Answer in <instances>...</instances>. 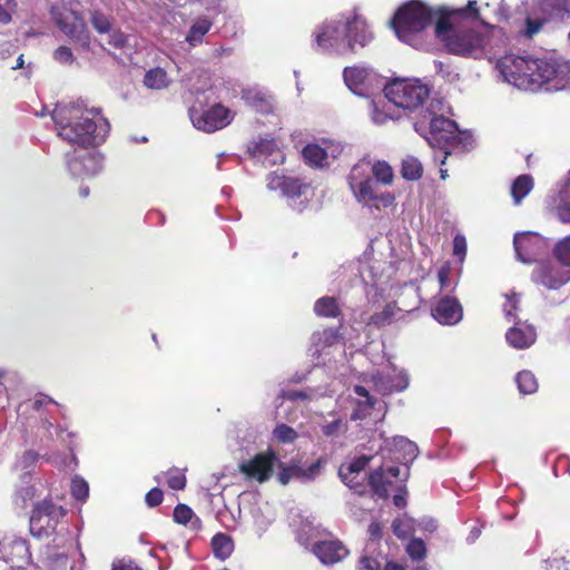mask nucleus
Here are the masks:
<instances>
[{
    "label": "nucleus",
    "instance_id": "nucleus-41",
    "mask_svg": "<svg viewBox=\"0 0 570 570\" xmlns=\"http://www.w3.org/2000/svg\"><path fill=\"white\" fill-rule=\"evenodd\" d=\"M553 255L564 267H570V235L554 245Z\"/></svg>",
    "mask_w": 570,
    "mask_h": 570
},
{
    "label": "nucleus",
    "instance_id": "nucleus-14",
    "mask_svg": "<svg viewBox=\"0 0 570 570\" xmlns=\"http://www.w3.org/2000/svg\"><path fill=\"white\" fill-rule=\"evenodd\" d=\"M193 125L205 132H214L228 126L233 119L230 109L222 104H215L203 112L191 110Z\"/></svg>",
    "mask_w": 570,
    "mask_h": 570
},
{
    "label": "nucleus",
    "instance_id": "nucleus-39",
    "mask_svg": "<svg viewBox=\"0 0 570 570\" xmlns=\"http://www.w3.org/2000/svg\"><path fill=\"white\" fill-rule=\"evenodd\" d=\"M370 461L371 456L361 455L358 458H355L350 463L342 464L338 471H342L344 473V476H348L351 474H362L366 466L368 465Z\"/></svg>",
    "mask_w": 570,
    "mask_h": 570
},
{
    "label": "nucleus",
    "instance_id": "nucleus-35",
    "mask_svg": "<svg viewBox=\"0 0 570 570\" xmlns=\"http://www.w3.org/2000/svg\"><path fill=\"white\" fill-rule=\"evenodd\" d=\"M90 23L99 35H106L112 31V17L106 14L100 9L90 11Z\"/></svg>",
    "mask_w": 570,
    "mask_h": 570
},
{
    "label": "nucleus",
    "instance_id": "nucleus-31",
    "mask_svg": "<svg viewBox=\"0 0 570 570\" xmlns=\"http://www.w3.org/2000/svg\"><path fill=\"white\" fill-rule=\"evenodd\" d=\"M304 161L312 167H322L327 159L326 150L317 144H308L302 150Z\"/></svg>",
    "mask_w": 570,
    "mask_h": 570
},
{
    "label": "nucleus",
    "instance_id": "nucleus-30",
    "mask_svg": "<svg viewBox=\"0 0 570 570\" xmlns=\"http://www.w3.org/2000/svg\"><path fill=\"white\" fill-rule=\"evenodd\" d=\"M534 181L530 175H520L511 186V196L514 205H520L522 199L533 189Z\"/></svg>",
    "mask_w": 570,
    "mask_h": 570
},
{
    "label": "nucleus",
    "instance_id": "nucleus-55",
    "mask_svg": "<svg viewBox=\"0 0 570 570\" xmlns=\"http://www.w3.org/2000/svg\"><path fill=\"white\" fill-rule=\"evenodd\" d=\"M370 108L371 119L376 125H382L389 119V115L384 110L380 109L379 102H376L375 100H371Z\"/></svg>",
    "mask_w": 570,
    "mask_h": 570
},
{
    "label": "nucleus",
    "instance_id": "nucleus-40",
    "mask_svg": "<svg viewBox=\"0 0 570 570\" xmlns=\"http://www.w3.org/2000/svg\"><path fill=\"white\" fill-rule=\"evenodd\" d=\"M174 521L178 524L187 525L188 522L193 521L195 518V522L199 525V518L195 517V513L190 507L184 503H178L173 513Z\"/></svg>",
    "mask_w": 570,
    "mask_h": 570
},
{
    "label": "nucleus",
    "instance_id": "nucleus-38",
    "mask_svg": "<svg viewBox=\"0 0 570 570\" xmlns=\"http://www.w3.org/2000/svg\"><path fill=\"white\" fill-rule=\"evenodd\" d=\"M212 27V21L208 19H198L190 27V30L186 37V40L190 45H195L196 42H200L203 37L209 31Z\"/></svg>",
    "mask_w": 570,
    "mask_h": 570
},
{
    "label": "nucleus",
    "instance_id": "nucleus-1",
    "mask_svg": "<svg viewBox=\"0 0 570 570\" xmlns=\"http://www.w3.org/2000/svg\"><path fill=\"white\" fill-rule=\"evenodd\" d=\"M465 57L497 59L502 80L522 90L559 91L570 85V62L556 52L515 56L505 52L509 39L502 28L480 18L476 1L465 4Z\"/></svg>",
    "mask_w": 570,
    "mask_h": 570
},
{
    "label": "nucleus",
    "instance_id": "nucleus-62",
    "mask_svg": "<svg viewBox=\"0 0 570 570\" xmlns=\"http://www.w3.org/2000/svg\"><path fill=\"white\" fill-rule=\"evenodd\" d=\"M454 253L458 255L461 259H463V236L456 235L454 237Z\"/></svg>",
    "mask_w": 570,
    "mask_h": 570
},
{
    "label": "nucleus",
    "instance_id": "nucleus-6",
    "mask_svg": "<svg viewBox=\"0 0 570 570\" xmlns=\"http://www.w3.org/2000/svg\"><path fill=\"white\" fill-rule=\"evenodd\" d=\"M430 96V88L420 80L396 79L384 86V97L404 110H416Z\"/></svg>",
    "mask_w": 570,
    "mask_h": 570
},
{
    "label": "nucleus",
    "instance_id": "nucleus-52",
    "mask_svg": "<svg viewBox=\"0 0 570 570\" xmlns=\"http://www.w3.org/2000/svg\"><path fill=\"white\" fill-rule=\"evenodd\" d=\"M53 58L63 65H71L75 60L71 49L67 46L58 47L53 52Z\"/></svg>",
    "mask_w": 570,
    "mask_h": 570
},
{
    "label": "nucleus",
    "instance_id": "nucleus-5",
    "mask_svg": "<svg viewBox=\"0 0 570 570\" xmlns=\"http://www.w3.org/2000/svg\"><path fill=\"white\" fill-rule=\"evenodd\" d=\"M67 511L55 504L50 500L38 502L31 512L29 528L30 533L36 538H48L53 534H60L63 539L65 534L69 538L70 533L63 521ZM63 540L57 543L63 544Z\"/></svg>",
    "mask_w": 570,
    "mask_h": 570
},
{
    "label": "nucleus",
    "instance_id": "nucleus-9",
    "mask_svg": "<svg viewBox=\"0 0 570 570\" xmlns=\"http://www.w3.org/2000/svg\"><path fill=\"white\" fill-rule=\"evenodd\" d=\"M463 9L450 10L446 7L434 9L435 36L445 48L455 55H463V36L454 28V19Z\"/></svg>",
    "mask_w": 570,
    "mask_h": 570
},
{
    "label": "nucleus",
    "instance_id": "nucleus-57",
    "mask_svg": "<svg viewBox=\"0 0 570 570\" xmlns=\"http://www.w3.org/2000/svg\"><path fill=\"white\" fill-rule=\"evenodd\" d=\"M343 429V421L341 419H336L322 428V432L327 438L337 436Z\"/></svg>",
    "mask_w": 570,
    "mask_h": 570
},
{
    "label": "nucleus",
    "instance_id": "nucleus-42",
    "mask_svg": "<svg viewBox=\"0 0 570 570\" xmlns=\"http://www.w3.org/2000/svg\"><path fill=\"white\" fill-rule=\"evenodd\" d=\"M342 324L338 327H326L317 333V344L322 346H332L342 338Z\"/></svg>",
    "mask_w": 570,
    "mask_h": 570
},
{
    "label": "nucleus",
    "instance_id": "nucleus-3",
    "mask_svg": "<svg viewBox=\"0 0 570 570\" xmlns=\"http://www.w3.org/2000/svg\"><path fill=\"white\" fill-rule=\"evenodd\" d=\"M348 186L356 200L371 208L381 209L394 204L395 197L391 191H381L376 181L370 176V161L360 160L347 177Z\"/></svg>",
    "mask_w": 570,
    "mask_h": 570
},
{
    "label": "nucleus",
    "instance_id": "nucleus-16",
    "mask_svg": "<svg viewBox=\"0 0 570 570\" xmlns=\"http://www.w3.org/2000/svg\"><path fill=\"white\" fill-rule=\"evenodd\" d=\"M0 552L9 570H23L31 561L30 547L22 538L6 539L1 542Z\"/></svg>",
    "mask_w": 570,
    "mask_h": 570
},
{
    "label": "nucleus",
    "instance_id": "nucleus-54",
    "mask_svg": "<svg viewBox=\"0 0 570 570\" xmlns=\"http://www.w3.org/2000/svg\"><path fill=\"white\" fill-rule=\"evenodd\" d=\"M164 500L163 490L159 488H153L145 495V502L149 508H156L161 504Z\"/></svg>",
    "mask_w": 570,
    "mask_h": 570
},
{
    "label": "nucleus",
    "instance_id": "nucleus-43",
    "mask_svg": "<svg viewBox=\"0 0 570 570\" xmlns=\"http://www.w3.org/2000/svg\"><path fill=\"white\" fill-rule=\"evenodd\" d=\"M505 302L502 305L504 317L508 322L517 321L515 312L519 309V296L511 292L510 294H504Z\"/></svg>",
    "mask_w": 570,
    "mask_h": 570
},
{
    "label": "nucleus",
    "instance_id": "nucleus-56",
    "mask_svg": "<svg viewBox=\"0 0 570 570\" xmlns=\"http://www.w3.org/2000/svg\"><path fill=\"white\" fill-rule=\"evenodd\" d=\"M356 570H381V564L376 558L363 556L358 560Z\"/></svg>",
    "mask_w": 570,
    "mask_h": 570
},
{
    "label": "nucleus",
    "instance_id": "nucleus-47",
    "mask_svg": "<svg viewBox=\"0 0 570 570\" xmlns=\"http://www.w3.org/2000/svg\"><path fill=\"white\" fill-rule=\"evenodd\" d=\"M167 485L173 490H184L186 488L187 479L183 472L177 469H169L167 471Z\"/></svg>",
    "mask_w": 570,
    "mask_h": 570
},
{
    "label": "nucleus",
    "instance_id": "nucleus-48",
    "mask_svg": "<svg viewBox=\"0 0 570 570\" xmlns=\"http://www.w3.org/2000/svg\"><path fill=\"white\" fill-rule=\"evenodd\" d=\"M406 552L413 560H422L426 553L424 541L417 538L412 539L406 547Z\"/></svg>",
    "mask_w": 570,
    "mask_h": 570
},
{
    "label": "nucleus",
    "instance_id": "nucleus-23",
    "mask_svg": "<svg viewBox=\"0 0 570 570\" xmlns=\"http://www.w3.org/2000/svg\"><path fill=\"white\" fill-rule=\"evenodd\" d=\"M508 344L517 350H524L530 347L537 340L535 328L521 321H514L505 333Z\"/></svg>",
    "mask_w": 570,
    "mask_h": 570
},
{
    "label": "nucleus",
    "instance_id": "nucleus-37",
    "mask_svg": "<svg viewBox=\"0 0 570 570\" xmlns=\"http://www.w3.org/2000/svg\"><path fill=\"white\" fill-rule=\"evenodd\" d=\"M279 472L277 474V480L281 484L286 485L289 483L292 479H297L303 481V468L298 464H289L284 465L279 463L278 465Z\"/></svg>",
    "mask_w": 570,
    "mask_h": 570
},
{
    "label": "nucleus",
    "instance_id": "nucleus-10",
    "mask_svg": "<svg viewBox=\"0 0 570 570\" xmlns=\"http://www.w3.org/2000/svg\"><path fill=\"white\" fill-rule=\"evenodd\" d=\"M343 78L348 89L360 97L370 98L382 88L384 89L382 77L365 67H346L343 71Z\"/></svg>",
    "mask_w": 570,
    "mask_h": 570
},
{
    "label": "nucleus",
    "instance_id": "nucleus-21",
    "mask_svg": "<svg viewBox=\"0 0 570 570\" xmlns=\"http://www.w3.org/2000/svg\"><path fill=\"white\" fill-rule=\"evenodd\" d=\"M312 551L324 564L337 563L348 554V549L338 539L317 541Z\"/></svg>",
    "mask_w": 570,
    "mask_h": 570
},
{
    "label": "nucleus",
    "instance_id": "nucleus-24",
    "mask_svg": "<svg viewBox=\"0 0 570 570\" xmlns=\"http://www.w3.org/2000/svg\"><path fill=\"white\" fill-rule=\"evenodd\" d=\"M372 382L374 390L383 396L403 392L409 386V377L403 372L386 376L377 373L372 376Z\"/></svg>",
    "mask_w": 570,
    "mask_h": 570
},
{
    "label": "nucleus",
    "instance_id": "nucleus-49",
    "mask_svg": "<svg viewBox=\"0 0 570 570\" xmlns=\"http://www.w3.org/2000/svg\"><path fill=\"white\" fill-rule=\"evenodd\" d=\"M274 148L275 142L273 140L261 139L259 141H256L250 147H248V151L253 156H263L271 154Z\"/></svg>",
    "mask_w": 570,
    "mask_h": 570
},
{
    "label": "nucleus",
    "instance_id": "nucleus-60",
    "mask_svg": "<svg viewBox=\"0 0 570 570\" xmlns=\"http://www.w3.org/2000/svg\"><path fill=\"white\" fill-rule=\"evenodd\" d=\"M48 404H57V402L49 395L39 393V394H37L36 399L33 401L32 407L36 411H39L42 406L48 405Z\"/></svg>",
    "mask_w": 570,
    "mask_h": 570
},
{
    "label": "nucleus",
    "instance_id": "nucleus-50",
    "mask_svg": "<svg viewBox=\"0 0 570 570\" xmlns=\"http://www.w3.org/2000/svg\"><path fill=\"white\" fill-rule=\"evenodd\" d=\"M326 463V459L324 456L318 458L314 463H312L308 468H303V481H312L316 478V475L321 472L322 468Z\"/></svg>",
    "mask_w": 570,
    "mask_h": 570
},
{
    "label": "nucleus",
    "instance_id": "nucleus-12",
    "mask_svg": "<svg viewBox=\"0 0 570 570\" xmlns=\"http://www.w3.org/2000/svg\"><path fill=\"white\" fill-rule=\"evenodd\" d=\"M515 257L523 264H532L549 250L548 240L532 232H520L513 237Z\"/></svg>",
    "mask_w": 570,
    "mask_h": 570
},
{
    "label": "nucleus",
    "instance_id": "nucleus-11",
    "mask_svg": "<svg viewBox=\"0 0 570 570\" xmlns=\"http://www.w3.org/2000/svg\"><path fill=\"white\" fill-rule=\"evenodd\" d=\"M57 28L82 50H90L91 35L79 12L71 10L69 14L51 10Z\"/></svg>",
    "mask_w": 570,
    "mask_h": 570
},
{
    "label": "nucleus",
    "instance_id": "nucleus-15",
    "mask_svg": "<svg viewBox=\"0 0 570 570\" xmlns=\"http://www.w3.org/2000/svg\"><path fill=\"white\" fill-rule=\"evenodd\" d=\"M278 458L272 450L261 452L252 459L244 461L239 464V471L248 479H254L259 483L266 482L271 479L274 466Z\"/></svg>",
    "mask_w": 570,
    "mask_h": 570
},
{
    "label": "nucleus",
    "instance_id": "nucleus-25",
    "mask_svg": "<svg viewBox=\"0 0 570 570\" xmlns=\"http://www.w3.org/2000/svg\"><path fill=\"white\" fill-rule=\"evenodd\" d=\"M268 187L279 189L286 197L294 199L301 197L307 185L298 178L273 174L269 177Z\"/></svg>",
    "mask_w": 570,
    "mask_h": 570
},
{
    "label": "nucleus",
    "instance_id": "nucleus-28",
    "mask_svg": "<svg viewBox=\"0 0 570 570\" xmlns=\"http://www.w3.org/2000/svg\"><path fill=\"white\" fill-rule=\"evenodd\" d=\"M401 312V308L397 306L396 302L387 303L381 312L374 313L367 325L374 326L376 328L385 327L392 324L395 315Z\"/></svg>",
    "mask_w": 570,
    "mask_h": 570
},
{
    "label": "nucleus",
    "instance_id": "nucleus-8",
    "mask_svg": "<svg viewBox=\"0 0 570 570\" xmlns=\"http://www.w3.org/2000/svg\"><path fill=\"white\" fill-rule=\"evenodd\" d=\"M432 107L433 102H431L430 107L425 110L423 120L420 125H423L424 121H428V141L432 146L444 149L446 158L451 155L449 148L459 145L462 131L455 121L445 118L444 116H438L434 111H432Z\"/></svg>",
    "mask_w": 570,
    "mask_h": 570
},
{
    "label": "nucleus",
    "instance_id": "nucleus-36",
    "mask_svg": "<svg viewBox=\"0 0 570 570\" xmlns=\"http://www.w3.org/2000/svg\"><path fill=\"white\" fill-rule=\"evenodd\" d=\"M519 392L521 394H533L538 390V381L530 371H521L515 376Z\"/></svg>",
    "mask_w": 570,
    "mask_h": 570
},
{
    "label": "nucleus",
    "instance_id": "nucleus-18",
    "mask_svg": "<svg viewBox=\"0 0 570 570\" xmlns=\"http://www.w3.org/2000/svg\"><path fill=\"white\" fill-rule=\"evenodd\" d=\"M373 39L372 32L368 30L366 21L357 13L345 20V40L351 52L356 51V45L365 47Z\"/></svg>",
    "mask_w": 570,
    "mask_h": 570
},
{
    "label": "nucleus",
    "instance_id": "nucleus-46",
    "mask_svg": "<svg viewBox=\"0 0 570 570\" xmlns=\"http://www.w3.org/2000/svg\"><path fill=\"white\" fill-rule=\"evenodd\" d=\"M71 495L77 501H85L89 495V485L80 476H75L71 480Z\"/></svg>",
    "mask_w": 570,
    "mask_h": 570
},
{
    "label": "nucleus",
    "instance_id": "nucleus-51",
    "mask_svg": "<svg viewBox=\"0 0 570 570\" xmlns=\"http://www.w3.org/2000/svg\"><path fill=\"white\" fill-rule=\"evenodd\" d=\"M353 390H354L355 394L365 399V401L357 402V405L360 407L366 406L367 409H374V406L376 404V399L370 394V392L367 391L366 387H364L362 385H355Z\"/></svg>",
    "mask_w": 570,
    "mask_h": 570
},
{
    "label": "nucleus",
    "instance_id": "nucleus-2",
    "mask_svg": "<svg viewBox=\"0 0 570 570\" xmlns=\"http://www.w3.org/2000/svg\"><path fill=\"white\" fill-rule=\"evenodd\" d=\"M52 119L58 127V135L81 149H95L105 142L110 125L97 108H88L78 100L57 106Z\"/></svg>",
    "mask_w": 570,
    "mask_h": 570
},
{
    "label": "nucleus",
    "instance_id": "nucleus-61",
    "mask_svg": "<svg viewBox=\"0 0 570 570\" xmlns=\"http://www.w3.org/2000/svg\"><path fill=\"white\" fill-rule=\"evenodd\" d=\"M250 100V104L256 107L257 109H265L269 106L267 98L261 94L256 92L252 97L248 98Z\"/></svg>",
    "mask_w": 570,
    "mask_h": 570
},
{
    "label": "nucleus",
    "instance_id": "nucleus-59",
    "mask_svg": "<svg viewBox=\"0 0 570 570\" xmlns=\"http://www.w3.org/2000/svg\"><path fill=\"white\" fill-rule=\"evenodd\" d=\"M450 275L451 266L449 263H444L438 271V279L441 288H444L448 285Z\"/></svg>",
    "mask_w": 570,
    "mask_h": 570
},
{
    "label": "nucleus",
    "instance_id": "nucleus-13",
    "mask_svg": "<svg viewBox=\"0 0 570 570\" xmlns=\"http://www.w3.org/2000/svg\"><path fill=\"white\" fill-rule=\"evenodd\" d=\"M66 159L69 173L78 178L95 176L102 168V156L95 150H73L66 155Z\"/></svg>",
    "mask_w": 570,
    "mask_h": 570
},
{
    "label": "nucleus",
    "instance_id": "nucleus-4",
    "mask_svg": "<svg viewBox=\"0 0 570 570\" xmlns=\"http://www.w3.org/2000/svg\"><path fill=\"white\" fill-rule=\"evenodd\" d=\"M434 18V9L421 1L412 0L401 6L391 19V27L404 42L426 29Z\"/></svg>",
    "mask_w": 570,
    "mask_h": 570
},
{
    "label": "nucleus",
    "instance_id": "nucleus-27",
    "mask_svg": "<svg viewBox=\"0 0 570 570\" xmlns=\"http://www.w3.org/2000/svg\"><path fill=\"white\" fill-rule=\"evenodd\" d=\"M368 485L374 495L381 499H387L392 480L386 475L385 470L380 468L368 474Z\"/></svg>",
    "mask_w": 570,
    "mask_h": 570
},
{
    "label": "nucleus",
    "instance_id": "nucleus-33",
    "mask_svg": "<svg viewBox=\"0 0 570 570\" xmlns=\"http://www.w3.org/2000/svg\"><path fill=\"white\" fill-rule=\"evenodd\" d=\"M370 173L375 178L374 181L383 185H392L394 180L393 169L385 160H377L374 164L370 163Z\"/></svg>",
    "mask_w": 570,
    "mask_h": 570
},
{
    "label": "nucleus",
    "instance_id": "nucleus-63",
    "mask_svg": "<svg viewBox=\"0 0 570 570\" xmlns=\"http://www.w3.org/2000/svg\"><path fill=\"white\" fill-rule=\"evenodd\" d=\"M368 533L372 538L379 539L382 537V527L379 522H372L368 525Z\"/></svg>",
    "mask_w": 570,
    "mask_h": 570
},
{
    "label": "nucleus",
    "instance_id": "nucleus-20",
    "mask_svg": "<svg viewBox=\"0 0 570 570\" xmlns=\"http://www.w3.org/2000/svg\"><path fill=\"white\" fill-rule=\"evenodd\" d=\"M317 48L327 50L340 46L345 40V21L332 20L317 27L315 31Z\"/></svg>",
    "mask_w": 570,
    "mask_h": 570
},
{
    "label": "nucleus",
    "instance_id": "nucleus-58",
    "mask_svg": "<svg viewBox=\"0 0 570 570\" xmlns=\"http://www.w3.org/2000/svg\"><path fill=\"white\" fill-rule=\"evenodd\" d=\"M39 460V454L33 450H28L23 452L20 458V465L22 469H29L33 466Z\"/></svg>",
    "mask_w": 570,
    "mask_h": 570
},
{
    "label": "nucleus",
    "instance_id": "nucleus-34",
    "mask_svg": "<svg viewBox=\"0 0 570 570\" xmlns=\"http://www.w3.org/2000/svg\"><path fill=\"white\" fill-rule=\"evenodd\" d=\"M401 175L406 180H419L423 175L421 161L413 156H407L402 161Z\"/></svg>",
    "mask_w": 570,
    "mask_h": 570
},
{
    "label": "nucleus",
    "instance_id": "nucleus-29",
    "mask_svg": "<svg viewBox=\"0 0 570 570\" xmlns=\"http://www.w3.org/2000/svg\"><path fill=\"white\" fill-rule=\"evenodd\" d=\"M213 553L219 560H226L234 551L233 539L225 533H217L210 541Z\"/></svg>",
    "mask_w": 570,
    "mask_h": 570
},
{
    "label": "nucleus",
    "instance_id": "nucleus-19",
    "mask_svg": "<svg viewBox=\"0 0 570 570\" xmlns=\"http://www.w3.org/2000/svg\"><path fill=\"white\" fill-rule=\"evenodd\" d=\"M547 206L561 223L570 225V170L568 178L549 195Z\"/></svg>",
    "mask_w": 570,
    "mask_h": 570
},
{
    "label": "nucleus",
    "instance_id": "nucleus-64",
    "mask_svg": "<svg viewBox=\"0 0 570 570\" xmlns=\"http://www.w3.org/2000/svg\"><path fill=\"white\" fill-rule=\"evenodd\" d=\"M12 21V14L0 4V23L9 24Z\"/></svg>",
    "mask_w": 570,
    "mask_h": 570
},
{
    "label": "nucleus",
    "instance_id": "nucleus-44",
    "mask_svg": "<svg viewBox=\"0 0 570 570\" xmlns=\"http://www.w3.org/2000/svg\"><path fill=\"white\" fill-rule=\"evenodd\" d=\"M338 475L343 483L347 485L351 490L358 494H364L365 492V476L363 474H351L348 476H344L342 471H338Z\"/></svg>",
    "mask_w": 570,
    "mask_h": 570
},
{
    "label": "nucleus",
    "instance_id": "nucleus-17",
    "mask_svg": "<svg viewBox=\"0 0 570 570\" xmlns=\"http://www.w3.org/2000/svg\"><path fill=\"white\" fill-rule=\"evenodd\" d=\"M570 269L553 262L540 263L532 272V281L549 289H557L568 283Z\"/></svg>",
    "mask_w": 570,
    "mask_h": 570
},
{
    "label": "nucleus",
    "instance_id": "nucleus-22",
    "mask_svg": "<svg viewBox=\"0 0 570 570\" xmlns=\"http://www.w3.org/2000/svg\"><path fill=\"white\" fill-rule=\"evenodd\" d=\"M432 316L441 324L452 325L462 317V307L458 298L441 297L431 309Z\"/></svg>",
    "mask_w": 570,
    "mask_h": 570
},
{
    "label": "nucleus",
    "instance_id": "nucleus-26",
    "mask_svg": "<svg viewBox=\"0 0 570 570\" xmlns=\"http://www.w3.org/2000/svg\"><path fill=\"white\" fill-rule=\"evenodd\" d=\"M313 311L316 316L322 318H340L343 316L338 298L334 296H323L316 299Z\"/></svg>",
    "mask_w": 570,
    "mask_h": 570
},
{
    "label": "nucleus",
    "instance_id": "nucleus-7",
    "mask_svg": "<svg viewBox=\"0 0 570 570\" xmlns=\"http://www.w3.org/2000/svg\"><path fill=\"white\" fill-rule=\"evenodd\" d=\"M570 17V0H535L532 11L525 19L520 33L532 38L551 20H563Z\"/></svg>",
    "mask_w": 570,
    "mask_h": 570
},
{
    "label": "nucleus",
    "instance_id": "nucleus-53",
    "mask_svg": "<svg viewBox=\"0 0 570 570\" xmlns=\"http://www.w3.org/2000/svg\"><path fill=\"white\" fill-rule=\"evenodd\" d=\"M109 45L116 49H124L128 43V37L120 29L109 32Z\"/></svg>",
    "mask_w": 570,
    "mask_h": 570
},
{
    "label": "nucleus",
    "instance_id": "nucleus-45",
    "mask_svg": "<svg viewBox=\"0 0 570 570\" xmlns=\"http://www.w3.org/2000/svg\"><path fill=\"white\" fill-rule=\"evenodd\" d=\"M273 434L275 439L282 443H292L298 438L297 432L293 428L284 423L277 424L274 429Z\"/></svg>",
    "mask_w": 570,
    "mask_h": 570
},
{
    "label": "nucleus",
    "instance_id": "nucleus-32",
    "mask_svg": "<svg viewBox=\"0 0 570 570\" xmlns=\"http://www.w3.org/2000/svg\"><path fill=\"white\" fill-rule=\"evenodd\" d=\"M144 83L155 90H161L169 86L170 80L163 68H153L145 73Z\"/></svg>",
    "mask_w": 570,
    "mask_h": 570
}]
</instances>
